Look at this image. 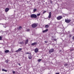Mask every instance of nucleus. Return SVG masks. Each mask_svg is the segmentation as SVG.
I'll return each mask as SVG.
<instances>
[{
	"instance_id": "nucleus-27",
	"label": "nucleus",
	"mask_w": 74,
	"mask_h": 74,
	"mask_svg": "<svg viewBox=\"0 0 74 74\" xmlns=\"http://www.w3.org/2000/svg\"><path fill=\"white\" fill-rule=\"evenodd\" d=\"M50 2L51 3V4H52V3H53L52 1L51 0L50 1Z\"/></svg>"
},
{
	"instance_id": "nucleus-33",
	"label": "nucleus",
	"mask_w": 74,
	"mask_h": 74,
	"mask_svg": "<svg viewBox=\"0 0 74 74\" xmlns=\"http://www.w3.org/2000/svg\"><path fill=\"white\" fill-rule=\"evenodd\" d=\"M29 30H30V29H28L27 30V31L28 32H29Z\"/></svg>"
},
{
	"instance_id": "nucleus-25",
	"label": "nucleus",
	"mask_w": 74,
	"mask_h": 74,
	"mask_svg": "<svg viewBox=\"0 0 74 74\" xmlns=\"http://www.w3.org/2000/svg\"><path fill=\"white\" fill-rule=\"evenodd\" d=\"M40 13L38 14H37V16H40Z\"/></svg>"
},
{
	"instance_id": "nucleus-10",
	"label": "nucleus",
	"mask_w": 74,
	"mask_h": 74,
	"mask_svg": "<svg viewBox=\"0 0 74 74\" xmlns=\"http://www.w3.org/2000/svg\"><path fill=\"white\" fill-rule=\"evenodd\" d=\"M22 49V48H19L18 50L16 51V52H19L20 51H21V50Z\"/></svg>"
},
{
	"instance_id": "nucleus-16",
	"label": "nucleus",
	"mask_w": 74,
	"mask_h": 74,
	"mask_svg": "<svg viewBox=\"0 0 74 74\" xmlns=\"http://www.w3.org/2000/svg\"><path fill=\"white\" fill-rule=\"evenodd\" d=\"M19 44H24V43L23 42V41H22L21 42H20V43H19Z\"/></svg>"
},
{
	"instance_id": "nucleus-8",
	"label": "nucleus",
	"mask_w": 74,
	"mask_h": 74,
	"mask_svg": "<svg viewBox=\"0 0 74 74\" xmlns=\"http://www.w3.org/2000/svg\"><path fill=\"white\" fill-rule=\"evenodd\" d=\"M32 56L31 55V54H30V55H28V58L29 59H32Z\"/></svg>"
},
{
	"instance_id": "nucleus-29",
	"label": "nucleus",
	"mask_w": 74,
	"mask_h": 74,
	"mask_svg": "<svg viewBox=\"0 0 74 74\" xmlns=\"http://www.w3.org/2000/svg\"><path fill=\"white\" fill-rule=\"evenodd\" d=\"M45 32H45V30H44V31H42V32L43 33H45Z\"/></svg>"
},
{
	"instance_id": "nucleus-12",
	"label": "nucleus",
	"mask_w": 74,
	"mask_h": 74,
	"mask_svg": "<svg viewBox=\"0 0 74 74\" xmlns=\"http://www.w3.org/2000/svg\"><path fill=\"white\" fill-rule=\"evenodd\" d=\"M37 44V42H34L31 44L32 45H36Z\"/></svg>"
},
{
	"instance_id": "nucleus-14",
	"label": "nucleus",
	"mask_w": 74,
	"mask_h": 74,
	"mask_svg": "<svg viewBox=\"0 0 74 74\" xmlns=\"http://www.w3.org/2000/svg\"><path fill=\"white\" fill-rule=\"evenodd\" d=\"M22 27L21 26H20L18 28V30H21V29H22Z\"/></svg>"
},
{
	"instance_id": "nucleus-36",
	"label": "nucleus",
	"mask_w": 74,
	"mask_h": 74,
	"mask_svg": "<svg viewBox=\"0 0 74 74\" xmlns=\"http://www.w3.org/2000/svg\"><path fill=\"white\" fill-rule=\"evenodd\" d=\"M60 52H62V50H60Z\"/></svg>"
},
{
	"instance_id": "nucleus-30",
	"label": "nucleus",
	"mask_w": 74,
	"mask_h": 74,
	"mask_svg": "<svg viewBox=\"0 0 74 74\" xmlns=\"http://www.w3.org/2000/svg\"><path fill=\"white\" fill-rule=\"evenodd\" d=\"M54 41H56L57 40V39H54Z\"/></svg>"
},
{
	"instance_id": "nucleus-6",
	"label": "nucleus",
	"mask_w": 74,
	"mask_h": 74,
	"mask_svg": "<svg viewBox=\"0 0 74 74\" xmlns=\"http://www.w3.org/2000/svg\"><path fill=\"white\" fill-rule=\"evenodd\" d=\"M34 52L35 53H37L38 52V48H36L34 49Z\"/></svg>"
},
{
	"instance_id": "nucleus-20",
	"label": "nucleus",
	"mask_w": 74,
	"mask_h": 74,
	"mask_svg": "<svg viewBox=\"0 0 74 74\" xmlns=\"http://www.w3.org/2000/svg\"><path fill=\"white\" fill-rule=\"evenodd\" d=\"M2 71H5V72H7V70H5L4 69H2Z\"/></svg>"
},
{
	"instance_id": "nucleus-7",
	"label": "nucleus",
	"mask_w": 74,
	"mask_h": 74,
	"mask_svg": "<svg viewBox=\"0 0 74 74\" xmlns=\"http://www.w3.org/2000/svg\"><path fill=\"white\" fill-rule=\"evenodd\" d=\"M49 16H48V18L49 19H50V18H51V12H50L49 13Z\"/></svg>"
},
{
	"instance_id": "nucleus-37",
	"label": "nucleus",
	"mask_w": 74,
	"mask_h": 74,
	"mask_svg": "<svg viewBox=\"0 0 74 74\" xmlns=\"http://www.w3.org/2000/svg\"><path fill=\"white\" fill-rule=\"evenodd\" d=\"M70 36H71V35H70Z\"/></svg>"
},
{
	"instance_id": "nucleus-9",
	"label": "nucleus",
	"mask_w": 74,
	"mask_h": 74,
	"mask_svg": "<svg viewBox=\"0 0 74 74\" xmlns=\"http://www.w3.org/2000/svg\"><path fill=\"white\" fill-rule=\"evenodd\" d=\"M9 10L10 9H9V8H7L5 9V11L6 12H7L9 11Z\"/></svg>"
},
{
	"instance_id": "nucleus-23",
	"label": "nucleus",
	"mask_w": 74,
	"mask_h": 74,
	"mask_svg": "<svg viewBox=\"0 0 74 74\" xmlns=\"http://www.w3.org/2000/svg\"><path fill=\"white\" fill-rule=\"evenodd\" d=\"M45 31L46 32H48V29H47L46 30H45Z\"/></svg>"
},
{
	"instance_id": "nucleus-34",
	"label": "nucleus",
	"mask_w": 74,
	"mask_h": 74,
	"mask_svg": "<svg viewBox=\"0 0 74 74\" xmlns=\"http://www.w3.org/2000/svg\"><path fill=\"white\" fill-rule=\"evenodd\" d=\"M6 63H8V61L7 60H6Z\"/></svg>"
},
{
	"instance_id": "nucleus-35",
	"label": "nucleus",
	"mask_w": 74,
	"mask_h": 74,
	"mask_svg": "<svg viewBox=\"0 0 74 74\" xmlns=\"http://www.w3.org/2000/svg\"><path fill=\"white\" fill-rule=\"evenodd\" d=\"M18 65H19V66H21V64H20L18 63Z\"/></svg>"
},
{
	"instance_id": "nucleus-15",
	"label": "nucleus",
	"mask_w": 74,
	"mask_h": 74,
	"mask_svg": "<svg viewBox=\"0 0 74 74\" xmlns=\"http://www.w3.org/2000/svg\"><path fill=\"white\" fill-rule=\"evenodd\" d=\"M5 53H8V52H9V50H6L5 51Z\"/></svg>"
},
{
	"instance_id": "nucleus-28",
	"label": "nucleus",
	"mask_w": 74,
	"mask_h": 74,
	"mask_svg": "<svg viewBox=\"0 0 74 74\" xmlns=\"http://www.w3.org/2000/svg\"><path fill=\"white\" fill-rule=\"evenodd\" d=\"M45 43H48V41H45Z\"/></svg>"
},
{
	"instance_id": "nucleus-11",
	"label": "nucleus",
	"mask_w": 74,
	"mask_h": 74,
	"mask_svg": "<svg viewBox=\"0 0 74 74\" xmlns=\"http://www.w3.org/2000/svg\"><path fill=\"white\" fill-rule=\"evenodd\" d=\"M29 42V40L28 39H27L26 40L25 42V45H26L27 43H28Z\"/></svg>"
},
{
	"instance_id": "nucleus-32",
	"label": "nucleus",
	"mask_w": 74,
	"mask_h": 74,
	"mask_svg": "<svg viewBox=\"0 0 74 74\" xmlns=\"http://www.w3.org/2000/svg\"><path fill=\"white\" fill-rule=\"evenodd\" d=\"M72 40H74V36H73L72 37Z\"/></svg>"
},
{
	"instance_id": "nucleus-1",
	"label": "nucleus",
	"mask_w": 74,
	"mask_h": 74,
	"mask_svg": "<svg viewBox=\"0 0 74 74\" xmlns=\"http://www.w3.org/2000/svg\"><path fill=\"white\" fill-rule=\"evenodd\" d=\"M38 26V24L36 23H34L32 25V28H36Z\"/></svg>"
},
{
	"instance_id": "nucleus-22",
	"label": "nucleus",
	"mask_w": 74,
	"mask_h": 74,
	"mask_svg": "<svg viewBox=\"0 0 74 74\" xmlns=\"http://www.w3.org/2000/svg\"><path fill=\"white\" fill-rule=\"evenodd\" d=\"M36 11H37V9H35L34 10V12H36Z\"/></svg>"
},
{
	"instance_id": "nucleus-18",
	"label": "nucleus",
	"mask_w": 74,
	"mask_h": 74,
	"mask_svg": "<svg viewBox=\"0 0 74 74\" xmlns=\"http://www.w3.org/2000/svg\"><path fill=\"white\" fill-rule=\"evenodd\" d=\"M25 53L26 54H29V55H31V53H29L28 52H27Z\"/></svg>"
},
{
	"instance_id": "nucleus-13",
	"label": "nucleus",
	"mask_w": 74,
	"mask_h": 74,
	"mask_svg": "<svg viewBox=\"0 0 74 74\" xmlns=\"http://www.w3.org/2000/svg\"><path fill=\"white\" fill-rule=\"evenodd\" d=\"M49 25H46L45 26V28H46V29H47L48 28V27H49Z\"/></svg>"
},
{
	"instance_id": "nucleus-5",
	"label": "nucleus",
	"mask_w": 74,
	"mask_h": 74,
	"mask_svg": "<svg viewBox=\"0 0 74 74\" xmlns=\"http://www.w3.org/2000/svg\"><path fill=\"white\" fill-rule=\"evenodd\" d=\"M63 18L62 16H59L57 17V19L58 20H60Z\"/></svg>"
},
{
	"instance_id": "nucleus-24",
	"label": "nucleus",
	"mask_w": 74,
	"mask_h": 74,
	"mask_svg": "<svg viewBox=\"0 0 74 74\" xmlns=\"http://www.w3.org/2000/svg\"><path fill=\"white\" fill-rule=\"evenodd\" d=\"M47 11H45L44 12H43V14H44L45 13V12H46Z\"/></svg>"
},
{
	"instance_id": "nucleus-2",
	"label": "nucleus",
	"mask_w": 74,
	"mask_h": 74,
	"mask_svg": "<svg viewBox=\"0 0 74 74\" xmlns=\"http://www.w3.org/2000/svg\"><path fill=\"white\" fill-rule=\"evenodd\" d=\"M30 16L32 18H36L37 16L36 14H33L31 15Z\"/></svg>"
},
{
	"instance_id": "nucleus-26",
	"label": "nucleus",
	"mask_w": 74,
	"mask_h": 74,
	"mask_svg": "<svg viewBox=\"0 0 74 74\" xmlns=\"http://www.w3.org/2000/svg\"><path fill=\"white\" fill-rule=\"evenodd\" d=\"M2 40V37L1 36H0V40Z\"/></svg>"
},
{
	"instance_id": "nucleus-17",
	"label": "nucleus",
	"mask_w": 74,
	"mask_h": 74,
	"mask_svg": "<svg viewBox=\"0 0 74 74\" xmlns=\"http://www.w3.org/2000/svg\"><path fill=\"white\" fill-rule=\"evenodd\" d=\"M41 60H42L41 59H39L37 61L38 62H40V61H41Z\"/></svg>"
},
{
	"instance_id": "nucleus-31",
	"label": "nucleus",
	"mask_w": 74,
	"mask_h": 74,
	"mask_svg": "<svg viewBox=\"0 0 74 74\" xmlns=\"http://www.w3.org/2000/svg\"><path fill=\"white\" fill-rule=\"evenodd\" d=\"M13 74H15V72L14 71H13Z\"/></svg>"
},
{
	"instance_id": "nucleus-19",
	"label": "nucleus",
	"mask_w": 74,
	"mask_h": 74,
	"mask_svg": "<svg viewBox=\"0 0 74 74\" xmlns=\"http://www.w3.org/2000/svg\"><path fill=\"white\" fill-rule=\"evenodd\" d=\"M68 66V64L67 63H66L64 64V66Z\"/></svg>"
},
{
	"instance_id": "nucleus-21",
	"label": "nucleus",
	"mask_w": 74,
	"mask_h": 74,
	"mask_svg": "<svg viewBox=\"0 0 74 74\" xmlns=\"http://www.w3.org/2000/svg\"><path fill=\"white\" fill-rule=\"evenodd\" d=\"M74 49H70V51H74Z\"/></svg>"
},
{
	"instance_id": "nucleus-4",
	"label": "nucleus",
	"mask_w": 74,
	"mask_h": 74,
	"mask_svg": "<svg viewBox=\"0 0 74 74\" xmlns=\"http://www.w3.org/2000/svg\"><path fill=\"white\" fill-rule=\"evenodd\" d=\"M71 21V20L70 19H67L66 20V19H65V22H66V23H70Z\"/></svg>"
},
{
	"instance_id": "nucleus-3",
	"label": "nucleus",
	"mask_w": 74,
	"mask_h": 74,
	"mask_svg": "<svg viewBox=\"0 0 74 74\" xmlns=\"http://www.w3.org/2000/svg\"><path fill=\"white\" fill-rule=\"evenodd\" d=\"M54 49H51L49 50V53H52V52H54Z\"/></svg>"
}]
</instances>
